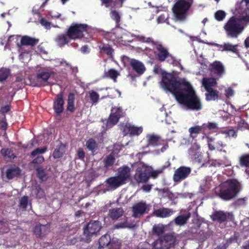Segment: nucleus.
I'll return each mask as SVG.
<instances>
[{
  "label": "nucleus",
  "instance_id": "de8ad7c7",
  "mask_svg": "<svg viewBox=\"0 0 249 249\" xmlns=\"http://www.w3.org/2000/svg\"><path fill=\"white\" fill-rule=\"evenodd\" d=\"M240 163L242 166L249 167V154L242 155L240 158Z\"/></svg>",
  "mask_w": 249,
  "mask_h": 249
},
{
  "label": "nucleus",
  "instance_id": "f3484780",
  "mask_svg": "<svg viewBox=\"0 0 249 249\" xmlns=\"http://www.w3.org/2000/svg\"><path fill=\"white\" fill-rule=\"evenodd\" d=\"M39 42L38 38L30 37L28 36H22L20 42L17 43V46L20 51L22 46H30L32 47L36 45Z\"/></svg>",
  "mask_w": 249,
  "mask_h": 249
},
{
  "label": "nucleus",
  "instance_id": "a878e982",
  "mask_svg": "<svg viewBox=\"0 0 249 249\" xmlns=\"http://www.w3.org/2000/svg\"><path fill=\"white\" fill-rule=\"evenodd\" d=\"M212 71L216 75L221 76L225 72L224 67L222 64L219 61H215L211 65Z\"/></svg>",
  "mask_w": 249,
  "mask_h": 249
},
{
  "label": "nucleus",
  "instance_id": "bb28decb",
  "mask_svg": "<svg viewBox=\"0 0 249 249\" xmlns=\"http://www.w3.org/2000/svg\"><path fill=\"white\" fill-rule=\"evenodd\" d=\"M173 213V210L169 208H163L162 209L155 210L154 214L158 217L165 218L170 216Z\"/></svg>",
  "mask_w": 249,
  "mask_h": 249
},
{
  "label": "nucleus",
  "instance_id": "a18cd8bd",
  "mask_svg": "<svg viewBox=\"0 0 249 249\" xmlns=\"http://www.w3.org/2000/svg\"><path fill=\"white\" fill-rule=\"evenodd\" d=\"M10 73V70L5 68L0 69V81H5L8 77Z\"/></svg>",
  "mask_w": 249,
  "mask_h": 249
},
{
  "label": "nucleus",
  "instance_id": "4be33fe9",
  "mask_svg": "<svg viewBox=\"0 0 249 249\" xmlns=\"http://www.w3.org/2000/svg\"><path fill=\"white\" fill-rule=\"evenodd\" d=\"M147 146L157 147L162 144V140L160 136L152 134H148L146 136Z\"/></svg>",
  "mask_w": 249,
  "mask_h": 249
},
{
  "label": "nucleus",
  "instance_id": "e2e57ef3",
  "mask_svg": "<svg viewBox=\"0 0 249 249\" xmlns=\"http://www.w3.org/2000/svg\"><path fill=\"white\" fill-rule=\"evenodd\" d=\"M223 133L226 134L229 137H236L237 136L236 131L232 129L225 131Z\"/></svg>",
  "mask_w": 249,
  "mask_h": 249
},
{
  "label": "nucleus",
  "instance_id": "1a4fd4ad",
  "mask_svg": "<svg viewBox=\"0 0 249 249\" xmlns=\"http://www.w3.org/2000/svg\"><path fill=\"white\" fill-rule=\"evenodd\" d=\"M53 74L54 72L53 71H48L45 69L39 70L37 71L36 76V82L32 83L33 86L40 87L48 85V79Z\"/></svg>",
  "mask_w": 249,
  "mask_h": 249
},
{
  "label": "nucleus",
  "instance_id": "39448f33",
  "mask_svg": "<svg viewBox=\"0 0 249 249\" xmlns=\"http://www.w3.org/2000/svg\"><path fill=\"white\" fill-rule=\"evenodd\" d=\"M129 177V169L127 166H125L118 171L117 176L108 178L106 182L110 188L115 189L125 184Z\"/></svg>",
  "mask_w": 249,
  "mask_h": 249
},
{
  "label": "nucleus",
  "instance_id": "6ab92c4d",
  "mask_svg": "<svg viewBox=\"0 0 249 249\" xmlns=\"http://www.w3.org/2000/svg\"><path fill=\"white\" fill-rule=\"evenodd\" d=\"M189 133L190 138H192L195 141L196 140V138L198 135L202 134V138H204L207 136V132L204 130V126L202 125H195L194 126L191 127L188 129Z\"/></svg>",
  "mask_w": 249,
  "mask_h": 249
},
{
  "label": "nucleus",
  "instance_id": "338daca9",
  "mask_svg": "<svg viewBox=\"0 0 249 249\" xmlns=\"http://www.w3.org/2000/svg\"><path fill=\"white\" fill-rule=\"evenodd\" d=\"M160 145H162V147H161V148L160 149V151L162 152H163L164 151H165L169 147L167 142L163 140H162V144H160Z\"/></svg>",
  "mask_w": 249,
  "mask_h": 249
},
{
  "label": "nucleus",
  "instance_id": "864d4df0",
  "mask_svg": "<svg viewBox=\"0 0 249 249\" xmlns=\"http://www.w3.org/2000/svg\"><path fill=\"white\" fill-rule=\"evenodd\" d=\"M170 165V164L169 163L168 165L166 166H163L162 167L161 169H159L156 170L150 171V177H152L154 178H156L160 174L162 173L163 170L167 167Z\"/></svg>",
  "mask_w": 249,
  "mask_h": 249
},
{
  "label": "nucleus",
  "instance_id": "cd10ccee",
  "mask_svg": "<svg viewBox=\"0 0 249 249\" xmlns=\"http://www.w3.org/2000/svg\"><path fill=\"white\" fill-rule=\"evenodd\" d=\"M191 216V214L189 212L185 214L179 215L175 218L174 222L178 226H183L187 223Z\"/></svg>",
  "mask_w": 249,
  "mask_h": 249
},
{
  "label": "nucleus",
  "instance_id": "412c9836",
  "mask_svg": "<svg viewBox=\"0 0 249 249\" xmlns=\"http://www.w3.org/2000/svg\"><path fill=\"white\" fill-rule=\"evenodd\" d=\"M229 217V214L222 211H215L211 215V219L213 221H217L220 223L227 221Z\"/></svg>",
  "mask_w": 249,
  "mask_h": 249
},
{
  "label": "nucleus",
  "instance_id": "c85d7f7f",
  "mask_svg": "<svg viewBox=\"0 0 249 249\" xmlns=\"http://www.w3.org/2000/svg\"><path fill=\"white\" fill-rule=\"evenodd\" d=\"M20 174V169L18 167H11L7 170L6 176L8 179H12L15 177L19 176Z\"/></svg>",
  "mask_w": 249,
  "mask_h": 249
},
{
  "label": "nucleus",
  "instance_id": "2eb2a0df",
  "mask_svg": "<svg viewBox=\"0 0 249 249\" xmlns=\"http://www.w3.org/2000/svg\"><path fill=\"white\" fill-rule=\"evenodd\" d=\"M121 130L124 136L129 135L130 136H139L142 132V127L133 125L130 124H126L122 126Z\"/></svg>",
  "mask_w": 249,
  "mask_h": 249
},
{
  "label": "nucleus",
  "instance_id": "ddd939ff",
  "mask_svg": "<svg viewBox=\"0 0 249 249\" xmlns=\"http://www.w3.org/2000/svg\"><path fill=\"white\" fill-rule=\"evenodd\" d=\"M150 177V170L148 167L142 165L136 169L134 179L137 182L145 183L148 181Z\"/></svg>",
  "mask_w": 249,
  "mask_h": 249
},
{
  "label": "nucleus",
  "instance_id": "9b49d317",
  "mask_svg": "<svg viewBox=\"0 0 249 249\" xmlns=\"http://www.w3.org/2000/svg\"><path fill=\"white\" fill-rule=\"evenodd\" d=\"M132 216L135 218H140L149 211V205L145 202L141 201L135 203L131 208Z\"/></svg>",
  "mask_w": 249,
  "mask_h": 249
},
{
  "label": "nucleus",
  "instance_id": "c756f323",
  "mask_svg": "<svg viewBox=\"0 0 249 249\" xmlns=\"http://www.w3.org/2000/svg\"><path fill=\"white\" fill-rule=\"evenodd\" d=\"M115 154L111 153L107 156L103 160L104 168L108 170L110 167L112 166L115 162Z\"/></svg>",
  "mask_w": 249,
  "mask_h": 249
},
{
  "label": "nucleus",
  "instance_id": "774afa93",
  "mask_svg": "<svg viewBox=\"0 0 249 249\" xmlns=\"http://www.w3.org/2000/svg\"><path fill=\"white\" fill-rule=\"evenodd\" d=\"M154 71L155 73L156 74H161V75L162 76V73H165V72H166V71H163L160 67L159 66H157V67H155L154 68Z\"/></svg>",
  "mask_w": 249,
  "mask_h": 249
},
{
  "label": "nucleus",
  "instance_id": "dca6fc26",
  "mask_svg": "<svg viewBox=\"0 0 249 249\" xmlns=\"http://www.w3.org/2000/svg\"><path fill=\"white\" fill-rule=\"evenodd\" d=\"M206 138L209 149L210 151L217 150L221 152L223 148L226 146V144L222 141L216 138L207 136Z\"/></svg>",
  "mask_w": 249,
  "mask_h": 249
},
{
  "label": "nucleus",
  "instance_id": "6e6552de",
  "mask_svg": "<svg viewBox=\"0 0 249 249\" xmlns=\"http://www.w3.org/2000/svg\"><path fill=\"white\" fill-rule=\"evenodd\" d=\"M88 25L86 24L71 25L67 31V35L70 39L75 40L84 36V33L87 32Z\"/></svg>",
  "mask_w": 249,
  "mask_h": 249
},
{
  "label": "nucleus",
  "instance_id": "f8f14e48",
  "mask_svg": "<svg viewBox=\"0 0 249 249\" xmlns=\"http://www.w3.org/2000/svg\"><path fill=\"white\" fill-rule=\"evenodd\" d=\"M191 167L181 166L174 172L173 180L174 182L178 183L187 178L191 173Z\"/></svg>",
  "mask_w": 249,
  "mask_h": 249
},
{
  "label": "nucleus",
  "instance_id": "e433bc0d",
  "mask_svg": "<svg viewBox=\"0 0 249 249\" xmlns=\"http://www.w3.org/2000/svg\"><path fill=\"white\" fill-rule=\"evenodd\" d=\"M65 145H63L62 143L57 146L53 152V157L54 159H58L62 157L65 152Z\"/></svg>",
  "mask_w": 249,
  "mask_h": 249
},
{
  "label": "nucleus",
  "instance_id": "5701e85b",
  "mask_svg": "<svg viewBox=\"0 0 249 249\" xmlns=\"http://www.w3.org/2000/svg\"><path fill=\"white\" fill-rule=\"evenodd\" d=\"M130 65L132 69L140 75L143 73L145 70L144 65L141 62L134 59L131 60Z\"/></svg>",
  "mask_w": 249,
  "mask_h": 249
},
{
  "label": "nucleus",
  "instance_id": "bf43d9fd",
  "mask_svg": "<svg viewBox=\"0 0 249 249\" xmlns=\"http://www.w3.org/2000/svg\"><path fill=\"white\" fill-rule=\"evenodd\" d=\"M44 161V158L43 156H37L31 162L32 164H40Z\"/></svg>",
  "mask_w": 249,
  "mask_h": 249
},
{
  "label": "nucleus",
  "instance_id": "473e14b6",
  "mask_svg": "<svg viewBox=\"0 0 249 249\" xmlns=\"http://www.w3.org/2000/svg\"><path fill=\"white\" fill-rule=\"evenodd\" d=\"M69 38L66 34H60L55 38L54 41L60 47H63L69 42Z\"/></svg>",
  "mask_w": 249,
  "mask_h": 249
},
{
  "label": "nucleus",
  "instance_id": "0e129e2a",
  "mask_svg": "<svg viewBox=\"0 0 249 249\" xmlns=\"http://www.w3.org/2000/svg\"><path fill=\"white\" fill-rule=\"evenodd\" d=\"M77 156L80 160H83L85 157V153L82 148H79L77 151Z\"/></svg>",
  "mask_w": 249,
  "mask_h": 249
},
{
  "label": "nucleus",
  "instance_id": "09e8293b",
  "mask_svg": "<svg viewBox=\"0 0 249 249\" xmlns=\"http://www.w3.org/2000/svg\"><path fill=\"white\" fill-rule=\"evenodd\" d=\"M111 113L120 119L123 116V109L121 107H115L112 108Z\"/></svg>",
  "mask_w": 249,
  "mask_h": 249
},
{
  "label": "nucleus",
  "instance_id": "0eeeda50",
  "mask_svg": "<svg viewBox=\"0 0 249 249\" xmlns=\"http://www.w3.org/2000/svg\"><path fill=\"white\" fill-rule=\"evenodd\" d=\"M176 238L171 234L160 236L152 243L154 249H169L174 246Z\"/></svg>",
  "mask_w": 249,
  "mask_h": 249
},
{
  "label": "nucleus",
  "instance_id": "6e6d98bb",
  "mask_svg": "<svg viewBox=\"0 0 249 249\" xmlns=\"http://www.w3.org/2000/svg\"><path fill=\"white\" fill-rule=\"evenodd\" d=\"M47 150V148L46 146H44L43 147L41 148H37L31 153V155L32 157H35L38 154H42L45 153Z\"/></svg>",
  "mask_w": 249,
  "mask_h": 249
},
{
  "label": "nucleus",
  "instance_id": "58836bf2",
  "mask_svg": "<svg viewBox=\"0 0 249 249\" xmlns=\"http://www.w3.org/2000/svg\"><path fill=\"white\" fill-rule=\"evenodd\" d=\"M37 177L41 181H45L48 177L45 169L42 166H38L36 168Z\"/></svg>",
  "mask_w": 249,
  "mask_h": 249
},
{
  "label": "nucleus",
  "instance_id": "603ef678",
  "mask_svg": "<svg viewBox=\"0 0 249 249\" xmlns=\"http://www.w3.org/2000/svg\"><path fill=\"white\" fill-rule=\"evenodd\" d=\"M204 126V130L206 131L207 134L208 133V130H214L218 128L217 124L215 123L208 122L207 124H204L202 125Z\"/></svg>",
  "mask_w": 249,
  "mask_h": 249
},
{
  "label": "nucleus",
  "instance_id": "37998d69",
  "mask_svg": "<svg viewBox=\"0 0 249 249\" xmlns=\"http://www.w3.org/2000/svg\"><path fill=\"white\" fill-rule=\"evenodd\" d=\"M119 121L118 117L110 113L107 123V128H110L115 125Z\"/></svg>",
  "mask_w": 249,
  "mask_h": 249
},
{
  "label": "nucleus",
  "instance_id": "393cba45",
  "mask_svg": "<svg viewBox=\"0 0 249 249\" xmlns=\"http://www.w3.org/2000/svg\"><path fill=\"white\" fill-rule=\"evenodd\" d=\"M106 7H122L125 0H101Z\"/></svg>",
  "mask_w": 249,
  "mask_h": 249
},
{
  "label": "nucleus",
  "instance_id": "9d476101",
  "mask_svg": "<svg viewBox=\"0 0 249 249\" xmlns=\"http://www.w3.org/2000/svg\"><path fill=\"white\" fill-rule=\"evenodd\" d=\"M155 46L158 51L156 56L159 61L163 62L166 60L168 62L173 63L175 61V57L169 53L167 48L159 42L155 45Z\"/></svg>",
  "mask_w": 249,
  "mask_h": 249
},
{
  "label": "nucleus",
  "instance_id": "20e7f679",
  "mask_svg": "<svg viewBox=\"0 0 249 249\" xmlns=\"http://www.w3.org/2000/svg\"><path fill=\"white\" fill-rule=\"evenodd\" d=\"M194 0H175L172 11L178 20H184L189 13Z\"/></svg>",
  "mask_w": 249,
  "mask_h": 249
},
{
  "label": "nucleus",
  "instance_id": "ea45409f",
  "mask_svg": "<svg viewBox=\"0 0 249 249\" xmlns=\"http://www.w3.org/2000/svg\"><path fill=\"white\" fill-rule=\"evenodd\" d=\"M110 237L108 234H105L102 236L99 239V247L104 248L107 247L110 243Z\"/></svg>",
  "mask_w": 249,
  "mask_h": 249
},
{
  "label": "nucleus",
  "instance_id": "69168bd1",
  "mask_svg": "<svg viewBox=\"0 0 249 249\" xmlns=\"http://www.w3.org/2000/svg\"><path fill=\"white\" fill-rule=\"evenodd\" d=\"M152 185L151 184H144L142 187V189L146 192H149L152 189Z\"/></svg>",
  "mask_w": 249,
  "mask_h": 249
},
{
  "label": "nucleus",
  "instance_id": "680f3d73",
  "mask_svg": "<svg viewBox=\"0 0 249 249\" xmlns=\"http://www.w3.org/2000/svg\"><path fill=\"white\" fill-rule=\"evenodd\" d=\"M114 228L115 229H123L127 227V221H125L124 222H121L120 223H118L115 225H114Z\"/></svg>",
  "mask_w": 249,
  "mask_h": 249
},
{
  "label": "nucleus",
  "instance_id": "4d7b16f0",
  "mask_svg": "<svg viewBox=\"0 0 249 249\" xmlns=\"http://www.w3.org/2000/svg\"><path fill=\"white\" fill-rule=\"evenodd\" d=\"M89 98L93 104L97 103L99 99V95L96 92L91 90L89 92Z\"/></svg>",
  "mask_w": 249,
  "mask_h": 249
},
{
  "label": "nucleus",
  "instance_id": "052dcab7",
  "mask_svg": "<svg viewBox=\"0 0 249 249\" xmlns=\"http://www.w3.org/2000/svg\"><path fill=\"white\" fill-rule=\"evenodd\" d=\"M40 23L46 29H50L51 28V23L46 20L45 18H41L40 20Z\"/></svg>",
  "mask_w": 249,
  "mask_h": 249
},
{
  "label": "nucleus",
  "instance_id": "b1692460",
  "mask_svg": "<svg viewBox=\"0 0 249 249\" xmlns=\"http://www.w3.org/2000/svg\"><path fill=\"white\" fill-rule=\"evenodd\" d=\"M222 48L221 51L222 52H231L238 56L239 55L240 53L238 49V44L232 45L230 43H225L223 45H220Z\"/></svg>",
  "mask_w": 249,
  "mask_h": 249
},
{
  "label": "nucleus",
  "instance_id": "8fccbe9b",
  "mask_svg": "<svg viewBox=\"0 0 249 249\" xmlns=\"http://www.w3.org/2000/svg\"><path fill=\"white\" fill-rule=\"evenodd\" d=\"M28 204V197L26 196H22L19 202L18 206L24 210H26Z\"/></svg>",
  "mask_w": 249,
  "mask_h": 249
},
{
  "label": "nucleus",
  "instance_id": "f704fd0d",
  "mask_svg": "<svg viewBox=\"0 0 249 249\" xmlns=\"http://www.w3.org/2000/svg\"><path fill=\"white\" fill-rule=\"evenodd\" d=\"M119 75V73L117 71L113 69H110L108 71H105L103 77L104 78L111 79L115 82Z\"/></svg>",
  "mask_w": 249,
  "mask_h": 249
},
{
  "label": "nucleus",
  "instance_id": "c03bdc74",
  "mask_svg": "<svg viewBox=\"0 0 249 249\" xmlns=\"http://www.w3.org/2000/svg\"><path fill=\"white\" fill-rule=\"evenodd\" d=\"M110 16L111 18L115 21L116 27H119L121 17L119 13L116 10L111 11L110 12Z\"/></svg>",
  "mask_w": 249,
  "mask_h": 249
},
{
  "label": "nucleus",
  "instance_id": "4c0bfd02",
  "mask_svg": "<svg viewBox=\"0 0 249 249\" xmlns=\"http://www.w3.org/2000/svg\"><path fill=\"white\" fill-rule=\"evenodd\" d=\"M207 92L205 93L206 100L207 101L215 100L218 98V91L214 89H211L209 90H206Z\"/></svg>",
  "mask_w": 249,
  "mask_h": 249
},
{
  "label": "nucleus",
  "instance_id": "3c124183",
  "mask_svg": "<svg viewBox=\"0 0 249 249\" xmlns=\"http://www.w3.org/2000/svg\"><path fill=\"white\" fill-rule=\"evenodd\" d=\"M0 152L4 157H7L10 159H15L16 157L12 151L10 149L2 148Z\"/></svg>",
  "mask_w": 249,
  "mask_h": 249
},
{
  "label": "nucleus",
  "instance_id": "72a5a7b5",
  "mask_svg": "<svg viewBox=\"0 0 249 249\" xmlns=\"http://www.w3.org/2000/svg\"><path fill=\"white\" fill-rule=\"evenodd\" d=\"M216 84V81L214 78H203L202 80V85L206 90L213 89Z\"/></svg>",
  "mask_w": 249,
  "mask_h": 249
},
{
  "label": "nucleus",
  "instance_id": "7c9ffc66",
  "mask_svg": "<svg viewBox=\"0 0 249 249\" xmlns=\"http://www.w3.org/2000/svg\"><path fill=\"white\" fill-rule=\"evenodd\" d=\"M75 95L73 93L71 92L68 95L67 110L71 113L73 112L75 110L74 102Z\"/></svg>",
  "mask_w": 249,
  "mask_h": 249
},
{
  "label": "nucleus",
  "instance_id": "7ed1b4c3",
  "mask_svg": "<svg viewBox=\"0 0 249 249\" xmlns=\"http://www.w3.org/2000/svg\"><path fill=\"white\" fill-rule=\"evenodd\" d=\"M223 28L228 38H237L243 31L244 26L240 18L232 16L225 24Z\"/></svg>",
  "mask_w": 249,
  "mask_h": 249
},
{
  "label": "nucleus",
  "instance_id": "a19ab883",
  "mask_svg": "<svg viewBox=\"0 0 249 249\" xmlns=\"http://www.w3.org/2000/svg\"><path fill=\"white\" fill-rule=\"evenodd\" d=\"M136 38L141 42L151 44L154 46L158 42V41H155L152 37H146L142 35H137L136 36Z\"/></svg>",
  "mask_w": 249,
  "mask_h": 249
},
{
  "label": "nucleus",
  "instance_id": "c9c22d12",
  "mask_svg": "<svg viewBox=\"0 0 249 249\" xmlns=\"http://www.w3.org/2000/svg\"><path fill=\"white\" fill-rule=\"evenodd\" d=\"M87 149L91 151L93 154L98 149V145L95 140L92 138L89 139L86 143Z\"/></svg>",
  "mask_w": 249,
  "mask_h": 249
},
{
  "label": "nucleus",
  "instance_id": "f257e3e1",
  "mask_svg": "<svg viewBox=\"0 0 249 249\" xmlns=\"http://www.w3.org/2000/svg\"><path fill=\"white\" fill-rule=\"evenodd\" d=\"M160 85L164 90L172 93L178 102L187 109L196 111L201 109L200 100L189 82L184 79L178 80L173 74L165 72L162 73Z\"/></svg>",
  "mask_w": 249,
  "mask_h": 249
},
{
  "label": "nucleus",
  "instance_id": "2f4dec72",
  "mask_svg": "<svg viewBox=\"0 0 249 249\" xmlns=\"http://www.w3.org/2000/svg\"><path fill=\"white\" fill-rule=\"evenodd\" d=\"M124 213L122 208H116L109 210L108 215L112 220H117L121 217Z\"/></svg>",
  "mask_w": 249,
  "mask_h": 249
},
{
  "label": "nucleus",
  "instance_id": "13d9d810",
  "mask_svg": "<svg viewBox=\"0 0 249 249\" xmlns=\"http://www.w3.org/2000/svg\"><path fill=\"white\" fill-rule=\"evenodd\" d=\"M152 231L154 234L160 236L163 233L164 228L159 226L155 225L153 227Z\"/></svg>",
  "mask_w": 249,
  "mask_h": 249
},
{
  "label": "nucleus",
  "instance_id": "aec40b11",
  "mask_svg": "<svg viewBox=\"0 0 249 249\" xmlns=\"http://www.w3.org/2000/svg\"><path fill=\"white\" fill-rule=\"evenodd\" d=\"M50 231V225L36 224L34 229V233L36 237L41 238L45 236Z\"/></svg>",
  "mask_w": 249,
  "mask_h": 249
},
{
  "label": "nucleus",
  "instance_id": "4468645a",
  "mask_svg": "<svg viewBox=\"0 0 249 249\" xmlns=\"http://www.w3.org/2000/svg\"><path fill=\"white\" fill-rule=\"evenodd\" d=\"M63 92H60L57 94L53 102V109L57 115H60L64 110V100Z\"/></svg>",
  "mask_w": 249,
  "mask_h": 249
},
{
  "label": "nucleus",
  "instance_id": "423d86ee",
  "mask_svg": "<svg viewBox=\"0 0 249 249\" xmlns=\"http://www.w3.org/2000/svg\"><path fill=\"white\" fill-rule=\"evenodd\" d=\"M102 228V223L98 220H90L83 228V234L85 236L84 240L89 243L93 236H97L100 234Z\"/></svg>",
  "mask_w": 249,
  "mask_h": 249
},
{
  "label": "nucleus",
  "instance_id": "f03ea898",
  "mask_svg": "<svg viewBox=\"0 0 249 249\" xmlns=\"http://www.w3.org/2000/svg\"><path fill=\"white\" fill-rule=\"evenodd\" d=\"M216 196L224 201H229L235 197L239 192L238 185L236 181L228 179L215 188Z\"/></svg>",
  "mask_w": 249,
  "mask_h": 249
},
{
  "label": "nucleus",
  "instance_id": "5fc2aeb1",
  "mask_svg": "<svg viewBox=\"0 0 249 249\" xmlns=\"http://www.w3.org/2000/svg\"><path fill=\"white\" fill-rule=\"evenodd\" d=\"M226 16V13L222 10H218L214 14V18L216 20L219 21H223Z\"/></svg>",
  "mask_w": 249,
  "mask_h": 249
},
{
  "label": "nucleus",
  "instance_id": "a211bd4d",
  "mask_svg": "<svg viewBox=\"0 0 249 249\" xmlns=\"http://www.w3.org/2000/svg\"><path fill=\"white\" fill-rule=\"evenodd\" d=\"M200 148L199 145L194 143L189 150V153L191 155L192 160L198 163H200L202 161V156L199 151Z\"/></svg>",
  "mask_w": 249,
  "mask_h": 249
},
{
  "label": "nucleus",
  "instance_id": "79ce46f5",
  "mask_svg": "<svg viewBox=\"0 0 249 249\" xmlns=\"http://www.w3.org/2000/svg\"><path fill=\"white\" fill-rule=\"evenodd\" d=\"M99 49L101 53H104L108 56L112 55L114 50L110 45L103 44L99 46Z\"/></svg>",
  "mask_w": 249,
  "mask_h": 249
},
{
  "label": "nucleus",
  "instance_id": "49530a36",
  "mask_svg": "<svg viewBox=\"0 0 249 249\" xmlns=\"http://www.w3.org/2000/svg\"><path fill=\"white\" fill-rule=\"evenodd\" d=\"M34 193L36 195V198L38 199L42 198L45 196V192L39 185H37L35 186Z\"/></svg>",
  "mask_w": 249,
  "mask_h": 249
}]
</instances>
